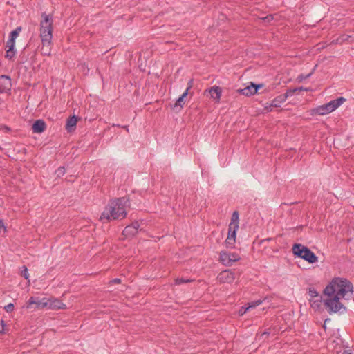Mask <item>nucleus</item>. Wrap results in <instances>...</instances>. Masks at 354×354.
Wrapping results in <instances>:
<instances>
[{
    "label": "nucleus",
    "instance_id": "obj_1",
    "mask_svg": "<svg viewBox=\"0 0 354 354\" xmlns=\"http://www.w3.org/2000/svg\"><path fill=\"white\" fill-rule=\"evenodd\" d=\"M353 287L351 281L344 278L335 277L323 290L325 299H322V297L320 296L318 299H309V301L310 306L315 310H318L321 306V303L323 302L327 312L331 315L340 312L342 309L343 311L346 310V308L340 301V299H350L353 296Z\"/></svg>",
    "mask_w": 354,
    "mask_h": 354
},
{
    "label": "nucleus",
    "instance_id": "obj_2",
    "mask_svg": "<svg viewBox=\"0 0 354 354\" xmlns=\"http://www.w3.org/2000/svg\"><path fill=\"white\" fill-rule=\"evenodd\" d=\"M129 205V199L127 197H120L111 200L102 213L100 220L106 219L110 221L124 218L127 216L126 207Z\"/></svg>",
    "mask_w": 354,
    "mask_h": 354
},
{
    "label": "nucleus",
    "instance_id": "obj_3",
    "mask_svg": "<svg viewBox=\"0 0 354 354\" xmlns=\"http://www.w3.org/2000/svg\"><path fill=\"white\" fill-rule=\"evenodd\" d=\"M42 20L40 23V37L43 46H48L51 43L53 32L52 17L46 12L41 14Z\"/></svg>",
    "mask_w": 354,
    "mask_h": 354
},
{
    "label": "nucleus",
    "instance_id": "obj_4",
    "mask_svg": "<svg viewBox=\"0 0 354 354\" xmlns=\"http://www.w3.org/2000/svg\"><path fill=\"white\" fill-rule=\"evenodd\" d=\"M292 254L297 257L303 259L309 263L317 262L318 257L307 246L301 243H295L292 248Z\"/></svg>",
    "mask_w": 354,
    "mask_h": 354
},
{
    "label": "nucleus",
    "instance_id": "obj_5",
    "mask_svg": "<svg viewBox=\"0 0 354 354\" xmlns=\"http://www.w3.org/2000/svg\"><path fill=\"white\" fill-rule=\"evenodd\" d=\"M219 258L221 262L226 266H231L232 263L236 262L240 259L239 254L234 252L231 253L226 252H221L220 253Z\"/></svg>",
    "mask_w": 354,
    "mask_h": 354
},
{
    "label": "nucleus",
    "instance_id": "obj_6",
    "mask_svg": "<svg viewBox=\"0 0 354 354\" xmlns=\"http://www.w3.org/2000/svg\"><path fill=\"white\" fill-rule=\"evenodd\" d=\"M139 228L140 223L135 221L124 227L122 234L127 239H131L138 234Z\"/></svg>",
    "mask_w": 354,
    "mask_h": 354
},
{
    "label": "nucleus",
    "instance_id": "obj_7",
    "mask_svg": "<svg viewBox=\"0 0 354 354\" xmlns=\"http://www.w3.org/2000/svg\"><path fill=\"white\" fill-rule=\"evenodd\" d=\"M12 86V80L10 76L6 75H0V93H10Z\"/></svg>",
    "mask_w": 354,
    "mask_h": 354
},
{
    "label": "nucleus",
    "instance_id": "obj_8",
    "mask_svg": "<svg viewBox=\"0 0 354 354\" xmlns=\"http://www.w3.org/2000/svg\"><path fill=\"white\" fill-rule=\"evenodd\" d=\"M217 279L221 283H231L235 279V274L230 270H225L218 274Z\"/></svg>",
    "mask_w": 354,
    "mask_h": 354
},
{
    "label": "nucleus",
    "instance_id": "obj_9",
    "mask_svg": "<svg viewBox=\"0 0 354 354\" xmlns=\"http://www.w3.org/2000/svg\"><path fill=\"white\" fill-rule=\"evenodd\" d=\"M209 93L211 98L218 102L221 99L222 88L220 86H214L205 91V94Z\"/></svg>",
    "mask_w": 354,
    "mask_h": 354
},
{
    "label": "nucleus",
    "instance_id": "obj_10",
    "mask_svg": "<svg viewBox=\"0 0 354 354\" xmlns=\"http://www.w3.org/2000/svg\"><path fill=\"white\" fill-rule=\"evenodd\" d=\"M15 41L11 39L10 37L6 42V48H8L6 52L5 57L9 60H11L14 58L16 54V50H15Z\"/></svg>",
    "mask_w": 354,
    "mask_h": 354
},
{
    "label": "nucleus",
    "instance_id": "obj_11",
    "mask_svg": "<svg viewBox=\"0 0 354 354\" xmlns=\"http://www.w3.org/2000/svg\"><path fill=\"white\" fill-rule=\"evenodd\" d=\"M46 129V124L44 120L39 119L35 120L32 125V130L35 133H41Z\"/></svg>",
    "mask_w": 354,
    "mask_h": 354
},
{
    "label": "nucleus",
    "instance_id": "obj_12",
    "mask_svg": "<svg viewBox=\"0 0 354 354\" xmlns=\"http://www.w3.org/2000/svg\"><path fill=\"white\" fill-rule=\"evenodd\" d=\"M330 113L327 105V103L323 105H321L317 108L313 109L310 111L311 115H324Z\"/></svg>",
    "mask_w": 354,
    "mask_h": 354
},
{
    "label": "nucleus",
    "instance_id": "obj_13",
    "mask_svg": "<svg viewBox=\"0 0 354 354\" xmlns=\"http://www.w3.org/2000/svg\"><path fill=\"white\" fill-rule=\"evenodd\" d=\"M187 95V90H185V92L177 99L176 102L174 104L172 107L174 111L178 112L182 109L183 105L185 103L184 99Z\"/></svg>",
    "mask_w": 354,
    "mask_h": 354
},
{
    "label": "nucleus",
    "instance_id": "obj_14",
    "mask_svg": "<svg viewBox=\"0 0 354 354\" xmlns=\"http://www.w3.org/2000/svg\"><path fill=\"white\" fill-rule=\"evenodd\" d=\"M43 306H49V308L53 309H64L66 308V305L57 299H49L48 302L43 304Z\"/></svg>",
    "mask_w": 354,
    "mask_h": 354
},
{
    "label": "nucleus",
    "instance_id": "obj_15",
    "mask_svg": "<svg viewBox=\"0 0 354 354\" xmlns=\"http://www.w3.org/2000/svg\"><path fill=\"white\" fill-rule=\"evenodd\" d=\"M78 117L75 115L71 116L67 119L66 129L68 132H71L75 129Z\"/></svg>",
    "mask_w": 354,
    "mask_h": 354
},
{
    "label": "nucleus",
    "instance_id": "obj_16",
    "mask_svg": "<svg viewBox=\"0 0 354 354\" xmlns=\"http://www.w3.org/2000/svg\"><path fill=\"white\" fill-rule=\"evenodd\" d=\"M255 89L254 83L251 82L250 85L246 86L244 88L239 89L238 92L243 95L250 96L257 93Z\"/></svg>",
    "mask_w": 354,
    "mask_h": 354
},
{
    "label": "nucleus",
    "instance_id": "obj_17",
    "mask_svg": "<svg viewBox=\"0 0 354 354\" xmlns=\"http://www.w3.org/2000/svg\"><path fill=\"white\" fill-rule=\"evenodd\" d=\"M288 97L286 96V94H283V95H280L277 97H276L272 102V104H270V106H274V107H280L281 106V104L283 103L286 99L288 98Z\"/></svg>",
    "mask_w": 354,
    "mask_h": 354
},
{
    "label": "nucleus",
    "instance_id": "obj_18",
    "mask_svg": "<svg viewBox=\"0 0 354 354\" xmlns=\"http://www.w3.org/2000/svg\"><path fill=\"white\" fill-rule=\"evenodd\" d=\"M239 214L238 211H234L231 217L229 227H239Z\"/></svg>",
    "mask_w": 354,
    "mask_h": 354
},
{
    "label": "nucleus",
    "instance_id": "obj_19",
    "mask_svg": "<svg viewBox=\"0 0 354 354\" xmlns=\"http://www.w3.org/2000/svg\"><path fill=\"white\" fill-rule=\"evenodd\" d=\"M21 31V27L18 26L14 30L11 31V32L9 35V37L11 39H13L15 41L16 38L19 36Z\"/></svg>",
    "mask_w": 354,
    "mask_h": 354
},
{
    "label": "nucleus",
    "instance_id": "obj_20",
    "mask_svg": "<svg viewBox=\"0 0 354 354\" xmlns=\"http://www.w3.org/2000/svg\"><path fill=\"white\" fill-rule=\"evenodd\" d=\"M239 229V227H228V234L227 237H230L233 239H236V231Z\"/></svg>",
    "mask_w": 354,
    "mask_h": 354
},
{
    "label": "nucleus",
    "instance_id": "obj_21",
    "mask_svg": "<svg viewBox=\"0 0 354 354\" xmlns=\"http://www.w3.org/2000/svg\"><path fill=\"white\" fill-rule=\"evenodd\" d=\"M225 243L227 248H234L235 247L236 239L227 237Z\"/></svg>",
    "mask_w": 354,
    "mask_h": 354
},
{
    "label": "nucleus",
    "instance_id": "obj_22",
    "mask_svg": "<svg viewBox=\"0 0 354 354\" xmlns=\"http://www.w3.org/2000/svg\"><path fill=\"white\" fill-rule=\"evenodd\" d=\"M194 280H192V279H185V278H180V277H178L175 279V284L176 285H180V284H183V283H189V282H192Z\"/></svg>",
    "mask_w": 354,
    "mask_h": 354
},
{
    "label": "nucleus",
    "instance_id": "obj_23",
    "mask_svg": "<svg viewBox=\"0 0 354 354\" xmlns=\"http://www.w3.org/2000/svg\"><path fill=\"white\" fill-rule=\"evenodd\" d=\"M308 295L311 297H320V296H319L318 292L314 288H308Z\"/></svg>",
    "mask_w": 354,
    "mask_h": 354
},
{
    "label": "nucleus",
    "instance_id": "obj_24",
    "mask_svg": "<svg viewBox=\"0 0 354 354\" xmlns=\"http://www.w3.org/2000/svg\"><path fill=\"white\" fill-rule=\"evenodd\" d=\"M66 172V169L64 167H59L55 171V174L57 177L62 176Z\"/></svg>",
    "mask_w": 354,
    "mask_h": 354
},
{
    "label": "nucleus",
    "instance_id": "obj_25",
    "mask_svg": "<svg viewBox=\"0 0 354 354\" xmlns=\"http://www.w3.org/2000/svg\"><path fill=\"white\" fill-rule=\"evenodd\" d=\"M297 91H299L298 88H288V89H287L286 94V96L290 97V96L293 95Z\"/></svg>",
    "mask_w": 354,
    "mask_h": 354
},
{
    "label": "nucleus",
    "instance_id": "obj_26",
    "mask_svg": "<svg viewBox=\"0 0 354 354\" xmlns=\"http://www.w3.org/2000/svg\"><path fill=\"white\" fill-rule=\"evenodd\" d=\"M21 275L24 277L26 279L29 278V274L28 272V268L26 266H24L22 267V270L21 271Z\"/></svg>",
    "mask_w": 354,
    "mask_h": 354
},
{
    "label": "nucleus",
    "instance_id": "obj_27",
    "mask_svg": "<svg viewBox=\"0 0 354 354\" xmlns=\"http://www.w3.org/2000/svg\"><path fill=\"white\" fill-rule=\"evenodd\" d=\"M262 303V301L259 299L257 301H254L250 304V306L248 307L244 312H246L247 310H248L250 308H254L259 305H260Z\"/></svg>",
    "mask_w": 354,
    "mask_h": 354
},
{
    "label": "nucleus",
    "instance_id": "obj_28",
    "mask_svg": "<svg viewBox=\"0 0 354 354\" xmlns=\"http://www.w3.org/2000/svg\"><path fill=\"white\" fill-rule=\"evenodd\" d=\"M327 105L328 106L330 112H332V111H335L336 109H337V106L335 104L334 100H331L330 102L327 103Z\"/></svg>",
    "mask_w": 354,
    "mask_h": 354
},
{
    "label": "nucleus",
    "instance_id": "obj_29",
    "mask_svg": "<svg viewBox=\"0 0 354 354\" xmlns=\"http://www.w3.org/2000/svg\"><path fill=\"white\" fill-rule=\"evenodd\" d=\"M312 75V73H310L307 75H304V74H300L297 80H298V82H301L302 81H304V80L308 78L309 77H310V75Z\"/></svg>",
    "mask_w": 354,
    "mask_h": 354
},
{
    "label": "nucleus",
    "instance_id": "obj_30",
    "mask_svg": "<svg viewBox=\"0 0 354 354\" xmlns=\"http://www.w3.org/2000/svg\"><path fill=\"white\" fill-rule=\"evenodd\" d=\"M333 100L335 101V105L338 108L343 102L346 101V99L343 97H340Z\"/></svg>",
    "mask_w": 354,
    "mask_h": 354
},
{
    "label": "nucleus",
    "instance_id": "obj_31",
    "mask_svg": "<svg viewBox=\"0 0 354 354\" xmlns=\"http://www.w3.org/2000/svg\"><path fill=\"white\" fill-rule=\"evenodd\" d=\"M15 308V306L12 303H10L9 304L6 305L5 307H4V309L7 312V313H11L13 311Z\"/></svg>",
    "mask_w": 354,
    "mask_h": 354
},
{
    "label": "nucleus",
    "instance_id": "obj_32",
    "mask_svg": "<svg viewBox=\"0 0 354 354\" xmlns=\"http://www.w3.org/2000/svg\"><path fill=\"white\" fill-rule=\"evenodd\" d=\"M194 80L193 79H191L188 83H187V87L186 90H187V94L189 93V91L192 88L193 86Z\"/></svg>",
    "mask_w": 354,
    "mask_h": 354
},
{
    "label": "nucleus",
    "instance_id": "obj_33",
    "mask_svg": "<svg viewBox=\"0 0 354 354\" xmlns=\"http://www.w3.org/2000/svg\"><path fill=\"white\" fill-rule=\"evenodd\" d=\"M5 323L3 320L0 321V333H3L4 331Z\"/></svg>",
    "mask_w": 354,
    "mask_h": 354
},
{
    "label": "nucleus",
    "instance_id": "obj_34",
    "mask_svg": "<svg viewBox=\"0 0 354 354\" xmlns=\"http://www.w3.org/2000/svg\"><path fill=\"white\" fill-rule=\"evenodd\" d=\"M111 283H113V284H119L121 283V279H119V278H115L113 279H112L111 281H110Z\"/></svg>",
    "mask_w": 354,
    "mask_h": 354
},
{
    "label": "nucleus",
    "instance_id": "obj_35",
    "mask_svg": "<svg viewBox=\"0 0 354 354\" xmlns=\"http://www.w3.org/2000/svg\"><path fill=\"white\" fill-rule=\"evenodd\" d=\"M0 129H3V130H4L6 132L10 131V128L9 127L6 126V125H1L0 126Z\"/></svg>",
    "mask_w": 354,
    "mask_h": 354
},
{
    "label": "nucleus",
    "instance_id": "obj_36",
    "mask_svg": "<svg viewBox=\"0 0 354 354\" xmlns=\"http://www.w3.org/2000/svg\"><path fill=\"white\" fill-rule=\"evenodd\" d=\"M254 87H255V90H256V92L257 93L259 89L261 88L262 87H263V84H254Z\"/></svg>",
    "mask_w": 354,
    "mask_h": 354
},
{
    "label": "nucleus",
    "instance_id": "obj_37",
    "mask_svg": "<svg viewBox=\"0 0 354 354\" xmlns=\"http://www.w3.org/2000/svg\"><path fill=\"white\" fill-rule=\"evenodd\" d=\"M33 304H37V302L35 301V298L33 297H31L28 300V304L31 305Z\"/></svg>",
    "mask_w": 354,
    "mask_h": 354
},
{
    "label": "nucleus",
    "instance_id": "obj_38",
    "mask_svg": "<svg viewBox=\"0 0 354 354\" xmlns=\"http://www.w3.org/2000/svg\"><path fill=\"white\" fill-rule=\"evenodd\" d=\"M270 334V329H268V330H265L262 333L261 336L266 335L268 337V336H269Z\"/></svg>",
    "mask_w": 354,
    "mask_h": 354
},
{
    "label": "nucleus",
    "instance_id": "obj_39",
    "mask_svg": "<svg viewBox=\"0 0 354 354\" xmlns=\"http://www.w3.org/2000/svg\"><path fill=\"white\" fill-rule=\"evenodd\" d=\"M272 238H268V239H263V240H261L260 241V244H263V243L266 242V241H272Z\"/></svg>",
    "mask_w": 354,
    "mask_h": 354
},
{
    "label": "nucleus",
    "instance_id": "obj_40",
    "mask_svg": "<svg viewBox=\"0 0 354 354\" xmlns=\"http://www.w3.org/2000/svg\"><path fill=\"white\" fill-rule=\"evenodd\" d=\"M272 107L273 106H270V105L268 106H266L265 107V110H266L267 111H272Z\"/></svg>",
    "mask_w": 354,
    "mask_h": 354
},
{
    "label": "nucleus",
    "instance_id": "obj_41",
    "mask_svg": "<svg viewBox=\"0 0 354 354\" xmlns=\"http://www.w3.org/2000/svg\"><path fill=\"white\" fill-rule=\"evenodd\" d=\"M0 228H6L3 220L0 219Z\"/></svg>",
    "mask_w": 354,
    "mask_h": 354
},
{
    "label": "nucleus",
    "instance_id": "obj_42",
    "mask_svg": "<svg viewBox=\"0 0 354 354\" xmlns=\"http://www.w3.org/2000/svg\"><path fill=\"white\" fill-rule=\"evenodd\" d=\"M298 89L299 90V91H305V88L303 87V86H301V87H299Z\"/></svg>",
    "mask_w": 354,
    "mask_h": 354
},
{
    "label": "nucleus",
    "instance_id": "obj_43",
    "mask_svg": "<svg viewBox=\"0 0 354 354\" xmlns=\"http://www.w3.org/2000/svg\"><path fill=\"white\" fill-rule=\"evenodd\" d=\"M122 128H123L124 129H126L127 131H129L128 129V126L125 125V126H122L121 127Z\"/></svg>",
    "mask_w": 354,
    "mask_h": 354
},
{
    "label": "nucleus",
    "instance_id": "obj_44",
    "mask_svg": "<svg viewBox=\"0 0 354 354\" xmlns=\"http://www.w3.org/2000/svg\"><path fill=\"white\" fill-rule=\"evenodd\" d=\"M342 354H353V353L345 351H344V353Z\"/></svg>",
    "mask_w": 354,
    "mask_h": 354
},
{
    "label": "nucleus",
    "instance_id": "obj_45",
    "mask_svg": "<svg viewBox=\"0 0 354 354\" xmlns=\"http://www.w3.org/2000/svg\"><path fill=\"white\" fill-rule=\"evenodd\" d=\"M113 127H120V125L118 124H113Z\"/></svg>",
    "mask_w": 354,
    "mask_h": 354
},
{
    "label": "nucleus",
    "instance_id": "obj_46",
    "mask_svg": "<svg viewBox=\"0 0 354 354\" xmlns=\"http://www.w3.org/2000/svg\"><path fill=\"white\" fill-rule=\"evenodd\" d=\"M310 91V88H305V91Z\"/></svg>",
    "mask_w": 354,
    "mask_h": 354
}]
</instances>
